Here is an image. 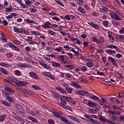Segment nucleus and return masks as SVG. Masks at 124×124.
<instances>
[{"mask_svg": "<svg viewBox=\"0 0 124 124\" xmlns=\"http://www.w3.org/2000/svg\"><path fill=\"white\" fill-rule=\"evenodd\" d=\"M20 92L21 93H25V94H27L28 93V90L26 89H21Z\"/></svg>", "mask_w": 124, "mask_h": 124, "instance_id": "50", "label": "nucleus"}, {"mask_svg": "<svg viewBox=\"0 0 124 124\" xmlns=\"http://www.w3.org/2000/svg\"><path fill=\"white\" fill-rule=\"evenodd\" d=\"M55 51H57V52H62V47H57L55 49Z\"/></svg>", "mask_w": 124, "mask_h": 124, "instance_id": "46", "label": "nucleus"}, {"mask_svg": "<svg viewBox=\"0 0 124 124\" xmlns=\"http://www.w3.org/2000/svg\"><path fill=\"white\" fill-rule=\"evenodd\" d=\"M61 120L62 122H63V123H65V124H70V122H69V121H68V120L66 119V118L62 116L61 117Z\"/></svg>", "mask_w": 124, "mask_h": 124, "instance_id": "20", "label": "nucleus"}, {"mask_svg": "<svg viewBox=\"0 0 124 124\" xmlns=\"http://www.w3.org/2000/svg\"><path fill=\"white\" fill-rule=\"evenodd\" d=\"M43 75L44 76H46V77H48L50 74V72H43L42 73Z\"/></svg>", "mask_w": 124, "mask_h": 124, "instance_id": "47", "label": "nucleus"}, {"mask_svg": "<svg viewBox=\"0 0 124 124\" xmlns=\"http://www.w3.org/2000/svg\"><path fill=\"white\" fill-rule=\"evenodd\" d=\"M107 48H109L110 49H118V47L116 46L113 45H108L107 46Z\"/></svg>", "mask_w": 124, "mask_h": 124, "instance_id": "33", "label": "nucleus"}, {"mask_svg": "<svg viewBox=\"0 0 124 124\" xmlns=\"http://www.w3.org/2000/svg\"><path fill=\"white\" fill-rule=\"evenodd\" d=\"M0 71L2 73H3V74H5V75H7L8 74V73H7V71H6L5 69H4V68H1L0 69Z\"/></svg>", "mask_w": 124, "mask_h": 124, "instance_id": "34", "label": "nucleus"}, {"mask_svg": "<svg viewBox=\"0 0 124 124\" xmlns=\"http://www.w3.org/2000/svg\"><path fill=\"white\" fill-rule=\"evenodd\" d=\"M51 23L49 22H46L45 24L42 25V28H44V29H50V26H51Z\"/></svg>", "mask_w": 124, "mask_h": 124, "instance_id": "13", "label": "nucleus"}, {"mask_svg": "<svg viewBox=\"0 0 124 124\" xmlns=\"http://www.w3.org/2000/svg\"><path fill=\"white\" fill-rule=\"evenodd\" d=\"M63 87H65L66 86V88H65V90H67V92H68V93H72V92H73V89L70 87H69L68 86V85L66 84H64L63 85Z\"/></svg>", "mask_w": 124, "mask_h": 124, "instance_id": "12", "label": "nucleus"}, {"mask_svg": "<svg viewBox=\"0 0 124 124\" xmlns=\"http://www.w3.org/2000/svg\"><path fill=\"white\" fill-rule=\"evenodd\" d=\"M80 69H81L82 72H86L87 71V67L85 66H82L80 67Z\"/></svg>", "mask_w": 124, "mask_h": 124, "instance_id": "38", "label": "nucleus"}, {"mask_svg": "<svg viewBox=\"0 0 124 124\" xmlns=\"http://www.w3.org/2000/svg\"><path fill=\"white\" fill-rule=\"evenodd\" d=\"M1 103H2V104L5 105V106H8V107H10V106H11L10 103H8L6 101H2Z\"/></svg>", "mask_w": 124, "mask_h": 124, "instance_id": "32", "label": "nucleus"}, {"mask_svg": "<svg viewBox=\"0 0 124 124\" xmlns=\"http://www.w3.org/2000/svg\"><path fill=\"white\" fill-rule=\"evenodd\" d=\"M24 60H25L26 62H31V58H28L27 57H24Z\"/></svg>", "mask_w": 124, "mask_h": 124, "instance_id": "43", "label": "nucleus"}, {"mask_svg": "<svg viewBox=\"0 0 124 124\" xmlns=\"http://www.w3.org/2000/svg\"><path fill=\"white\" fill-rule=\"evenodd\" d=\"M110 16L112 19H115L116 21H119V20H122V18L120 17V16L117 15V14H116L115 12H111L110 13Z\"/></svg>", "mask_w": 124, "mask_h": 124, "instance_id": "4", "label": "nucleus"}, {"mask_svg": "<svg viewBox=\"0 0 124 124\" xmlns=\"http://www.w3.org/2000/svg\"><path fill=\"white\" fill-rule=\"evenodd\" d=\"M26 22L28 23V24H35L34 21L31 19H26Z\"/></svg>", "mask_w": 124, "mask_h": 124, "instance_id": "39", "label": "nucleus"}, {"mask_svg": "<svg viewBox=\"0 0 124 124\" xmlns=\"http://www.w3.org/2000/svg\"><path fill=\"white\" fill-rule=\"evenodd\" d=\"M27 84H29V83L25 81H19L17 82L18 88H20V87H25L27 85Z\"/></svg>", "mask_w": 124, "mask_h": 124, "instance_id": "8", "label": "nucleus"}, {"mask_svg": "<svg viewBox=\"0 0 124 124\" xmlns=\"http://www.w3.org/2000/svg\"><path fill=\"white\" fill-rule=\"evenodd\" d=\"M109 113H110V114H112V115H120L121 112H118L117 111H112V110H109L108 111Z\"/></svg>", "mask_w": 124, "mask_h": 124, "instance_id": "30", "label": "nucleus"}, {"mask_svg": "<svg viewBox=\"0 0 124 124\" xmlns=\"http://www.w3.org/2000/svg\"><path fill=\"white\" fill-rule=\"evenodd\" d=\"M12 94L5 95V96L6 97V99L8 101H9L10 103L13 102L14 100V97L11 96Z\"/></svg>", "mask_w": 124, "mask_h": 124, "instance_id": "10", "label": "nucleus"}, {"mask_svg": "<svg viewBox=\"0 0 124 124\" xmlns=\"http://www.w3.org/2000/svg\"><path fill=\"white\" fill-rule=\"evenodd\" d=\"M78 10L79 12H81V13H82L83 14H86V11L81 7H78Z\"/></svg>", "mask_w": 124, "mask_h": 124, "instance_id": "22", "label": "nucleus"}, {"mask_svg": "<svg viewBox=\"0 0 124 124\" xmlns=\"http://www.w3.org/2000/svg\"><path fill=\"white\" fill-rule=\"evenodd\" d=\"M86 65L89 67H93V64L92 62H88L86 63Z\"/></svg>", "mask_w": 124, "mask_h": 124, "instance_id": "42", "label": "nucleus"}, {"mask_svg": "<svg viewBox=\"0 0 124 124\" xmlns=\"http://www.w3.org/2000/svg\"><path fill=\"white\" fill-rule=\"evenodd\" d=\"M56 2H57V3H58V4H59V5H61V6H62V7L64 6V5H63V4H62V3L61 1L56 0Z\"/></svg>", "mask_w": 124, "mask_h": 124, "instance_id": "57", "label": "nucleus"}, {"mask_svg": "<svg viewBox=\"0 0 124 124\" xmlns=\"http://www.w3.org/2000/svg\"><path fill=\"white\" fill-rule=\"evenodd\" d=\"M47 32L49 34H51V35H54V34H55V32L52 30H48Z\"/></svg>", "mask_w": 124, "mask_h": 124, "instance_id": "52", "label": "nucleus"}, {"mask_svg": "<svg viewBox=\"0 0 124 124\" xmlns=\"http://www.w3.org/2000/svg\"><path fill=\"white\" fill-rule=\"evenodd\" d=\"M14 31L15 32H17L18 33H23V34H30V32L27 31L25 29H18L17 27H15L14 28Z\"/></svg>", "mask_w": 124, "mask_h": 124, "instance_id": "3", "label": "nucleus"}, {"mask_svg": "<svg viewBox=\"0 0 124 124\" xmlns=\"http://www.w3.org/2000/svg\"><path fill=\"white\" fill-rule=\"evenodd\" d=\"M73 40H76L77 44H78L79 45L82 43L78 39H73Z\"/></svg>", "mask_w": 124, "mask_h": 124, "instance_id": "53", "label": "nucleus"}, {"mask_svg": "<svg viewBox=\"0 0 124 124\" xmlns=\"http://www.w3.org/2000/svg\"><path fill=\"white\" fill-rule=\"evenodd\" d=\"M25 3L27 5H29V6H31V1H30V0H27V1H25Z\"/></svg>", "mask_w": 124, "mask_h": 124, "instance_id": "60", "label": "nucleus"}, {"mask_svg": "<svg viewBox=\"0 0 124 124\" xmlns=\"http://www.w3.org/2000/svg\"><path fill=\"white\" fill-rule=\"evenodd\" d=\"M83 0H78V3L79 4V5H83Z\"/></svg>", "mask_w": 124, "mask_h": 124, "instance_id": "59", "label": "nucleus"}, {"mask_svg": "<svg viewBox=\"0 0 124 124\" xmlns=\"http://www.w3.org/2000/svg\"><path fill=\"white\" fill-rule=\"evenodd\" d=\"M0 65L1 66H3L4 67H10V65L9 64L5 63V62H0Z\"/></svg>", "mask_w": 124, "mask_h": 124, "instance_id": "28", "label": "nucleus"}, {"mask_svg": "<svg viewBox=\"0 0 124 124\" xmlns=\"http://www.w3.org/2000/svg\"><path fill=\"white\" fill-rule=\"evenodd\" d=\"M87 104L88 106H90V107H92L93 108H94V107L96 106V104H95V103L91 102V101L90 100L88 101Z\"/></svg>", "mask_w": 124, "mask_h": 124, "instance_id": "16", "label": "nucleus"}, {"mask_svg": "<svg viewBox=\"0 0 124 124\" xmlns=\"http://www.w3.org/2000/svg\"><path fill=\"white\" fill-rule=\"evenodd\" d=\"M108 24H109L108 21H104L103 23V24L104 26H105V27H106V28H108Z\"/></svg>", "mask_w": 124, "mask_h": 124, "instance_id": "45", "label": "nucleus"}, {"mask_svg": "<svg viewBox=\"0 0 124 124\" xmlns=\"http://www.w3.org/2000/svg\"><path fill=\"white\" fill-rule=\"evenodd\" d=\"M76 93L78 95H86V94H88V92L82 90L76 91Z\"/></svg>", "mask_w": 124, "mask_h": 124, "instance_id": "6", "label": "nucleus"}, {"mask_svg": "<svg viewBox=\"0 0 124 124\" xmlns=\"http://www.w3.org/2000/svg\"><path fill=\"white\" fill-rule=\"evenodd\" d=\"M5 82H6L7 83H10V84H12V85H13V86H17L18 85V80L15 79V78H13L12 79L10 80H7L6 79L5 80Z\"/></svg>", "mask_w": 124, "mask_h": 124, "instance_id": "5", "label": "nucleus"}, {"mask_svg": "<svg viewBox=\"0 0 124 124\" xmlns=\"http://www.w3.org/2000/svg\"><path fill=\"white\" fill-rule=\"evenodd\" d=\"M20 5L21 6V8H23V9L27 8V5L25 4L24 3H21Z\"/></svg>", "mask_w": 124, "mask_h": 124, "instance_id": "49", "label": "nucleus"}, {"mask_svg": "<svg viewBox=\"0 0 124 124\" xmlns=\"http://www.w3.org/2000/svg\"><path fill=\"white\" fill-rule=\"evenodd\" d=\"M51 63H52V66H53V67L61 68V64L60 63H58L57 62L53 61L51 62Z\"/></svg>", "mask_w": 124, "mask_h": 124, "instance_id": "17", "label": "nucleus"}, {"mask_svg": "<svg viewBox=\"0 0 124 124\" xmlns=\"http://www.w3.org/2000/svg\"><path fill=\"white\" fill-rule=\"evenodd\" d=\"M112 24L115 26V27H119V26L120 25V22H116L115 21H112Z\"/></svg>", "mask_w": 124, "mask_h": 124, "instance_id": "37", "label": "nucleus"}, {"mask_svg": "<svg viewBox=\"0 0 124 124\" xmlns=\"http://www.w3.org/2000/svg\"><path fill=\"white\" fill-rule=\"evenodd\" d=\"M64 57L63 55H60L59 56V58L61 59V62H63V63H66V61H64V58H63Z\"/></svg>", "mask_w": 124, "mask_h": 124, "instance_id": "36", "label": "nucleus"}, {"mask_svg": "<svg viewBox=\"0 0 124 124\" xmlns=\"http://www.w3.org/2000/svg\"><path fill=\"white\" fill-rule=\"evenodd\" d=\"M5 91L3 92L4 95H8L9 94H12V93H15V90L12 89L10 87L6 85L4 87Z\"/></svg>", "mask_w": 124, "mask_h": 124, "instance_id": "2", "label": "nucleus"}, {"mask_svg": "<svg viewBox=\"0 0 124 124\" xmlns=\"http://www.w3.org/2000/svg\"><path fill=\"white\" fill-rule=\"evenodd\" d=\"M30 45H34V44L38 45V43L34 41H31V42H29Z\"/></svg>", "mask_w": 124, "mask_h": 124, "instance_id": "55", "label": "nucleus"}, {"mask_svg": "<svg viewBox=\"0 0 124 124\" xmlns=\"http://www.w3.org/2000/svg\"><path fill=\"white\" fill-rule=\"evenodd\" d=\"M71 86L74 87V88H76V89H81V86L75 82L71 81L70 83Z\"/></svg>", "mask_w": 124, "mask_h": 124, "instance_id": "15", "label": "nucleus"}, {"mask_svg": "<svg viewBox=\"0 0 124 124\" xmlns=\"http://www.w3.org/2000/svg\"><path fill=\"white\" fill-rule=\"evenodd\" d=\"M56 90L58 91V92H60V93H66V91L65 90L61 87H56Z\"/></svg>", "mask_w": 124, "mask_h": 124, "instance_id": "21", "label": "nucleus"}, {"mask_svg": "<svg viewBox=\"0 0 124 124\" xmlns=\"http://www.w3.org/2000/svg\"><path fill=\"white\" fill-rule=\"evenodd\" d=\"M32 34H34V35H37L38 36H39V35H41V33L39 32H37L35 31H32L31 32Z\"/></svg>", "mask_w": 124, "mask_h": 124, "instance_id": "41", "label": "nucleus"}, {"mask_svg": "<svg viewBox=\"0 0 124 124\" xmlns=\"http://www.w3.org/2000/svg\"><path fill=\"white\" fill-rule=\"evenodd\" d=\"M88 24L90 25V26H91V27H93V28L95 29V30L98 29V25L94 24V23H93V22L88 23Z\"/></svg>", "mask_w": 124, "mask_h": 124, "instance_id": "23", "label": "nucleus"}, {"mask_svg": "<svg viewBox=\"0 0 124 124\" xmlns=\"http://www.w3.org/2000/svg\"><path fill=\"white\" fill-rule=\"evenodd\" d=\"M5 118H6V115L2 114L0 116V122L2 123L4 120H5Z\"/></svg>", "mask_w": 124, "mask_h": 124, "instance_id": "29", "label": "nucleus"}, {"mask_svg": "<svg viewBox=\"0 0 124 124\" xmlns=\"http://www.w3.org/2000/svg\"><path fill=\"white\" fill-rule=\"evenodd\" d=\"M97 0V1H98L100 4H101V5H102V6H103V5H105V3L107 2V0Z\"/></svg>", "mask_w": 124, "mask_h": 124, "instance_id": "26", "label": "nucleus"}, {"mask_svg": "<svg viewBox=\"0 0 124 124\" xmlns=\"http://www.w3.org/2000/svg\"><path fill=\"white\" fill-rule=\"evenodd\" d=\"M83 116L85 118H86V119H88V120H89L91 122H92L93 124H95V123H96L95 120L90 117V115H88L87 114H85Z\"/></svg>", "mask_w": 124, "mask_h": 124, "instance_id": "9", "label": "nucleus"}, {"mask_svg": "<svg viewBox=\"0 0 124 124\" xmlns=\"http://www.w3.org/2000/svg\"><path fill=\"white\" fill-rule=\"evenodd\" d=\"M71 51H72V52H73L75 54V55H76V56H79V55H80V54L79 53V52H78V51H75L74 49H71Z\"/></svg>", "mask_w": 124, "mask_h": 124, "instance_id": "48", "label": "nucleus"}, {"mask_svg": "<svg viewBox=\"0 0 124 124\" xmlns=\"http://www.w3.org/2000/svg\"><path fill=\"white\" fill-rule=\"evenodd\" d=\"M8 46L10 48H12V49H13V50H14L15 51H16L17 52H19V51H20V48H19V47L16 46L15 45L11 43H9L8 44Z\"/></svg>", "mask_w": 124, "mask_h": 124, "instance_id": "7", "label": "nucleus"}, {"mask_svg": "<svg viewBox=\"0 0 124 124\" xmlns=\"http://www.w3.org/2000/svg\"><path fill=\"white\" fill-rule=\"evenodd\" d=\"M119 32L122 34H123V33H124V28H121V30L119 31Z\"/></svg>", "mask_w": 124, "mask_h": 124, "instance_id": "63", "label": "nucleus"}, {"mask_svg": "<svg viewBox=\"0 0 124 124\" xmlns=\"http://www.w3.org/2000/svg\"><path fill=\"white\" fill-rule=\"evenodd\" d=\"M28 119L30 121H31V122H33V123H38V120L36 118H33L32 116H29Z\"/></svg>", "mask_w": 124, "mask_h": 124, "instance_id": "19", "label": "nucleus"}, {"mask_svg": "<svg viewBox=\"0 0 124 124\" xmlns=\"http://www.w3.org/2000/svg\"><path fill=\"white\" fill-rule=\"evenodd\" d=\"M101 99H102V101L103 102H101V101L100 100H98L100 105H103V103H105V100H104V98H101Z\"/></svg>", "mask_w": 124, "mask_h": 124, "instance_id": "54", "label": "nucleus"}, {"mask_svg": "<svg viewBox=\"0 0 124 124\" xmlns=\"http://www.w3.org/2000/svg\"><path fill=\"white\" fill-rule=\"evenodd\" d=\"M16 109H17V110H18V111H19V112H20L21 113H22V112L24 111V108H23V107L19 104L16 105Z\"/></svg>", "mask_w": 124, "mask_h": 124, "instance_id": "18", "label": "nucleus"}, {"mask_svg": "<svg viewBox=\"0 0 124 124\" xmlns=\"http://www.w3.org/2000/svg\"><path fill=\"white\" fill-rule=\"evenodd\" d=\"M30 76L31 77V78H33L34 79H38V76L36 75L35 72H31L29 73Z\"/></svg>", "mask_w": 124, "mask_h": 124, "instance_id": "14", "label": "nucleus"}, {"mask_svg": "<svg viewBox=\"0 0 124 124\" xmlns=\"http://www.w3.org/2000/svg\"><path fill=\"white\" fill-rule=\"evenodd\" d=\"M32 88L35 89V90H41V88H39L37 85H32Z\"/></svg>", "mask_w": 124, "mask_h": 124, "instance_id": "51", "label": "nucleus"}, {"mask_svg": "<svg viewBox=\"0 0 124 124\" xmlns=\"http://www.w3.org/2000/svg\"><path fill=\"white\" fill-rule=\"evenodd\" d=\"M91 98V99H93V100H98V99H99V98L96 96V95H92Z\"/></svg>", "mask_w": 124, "mask_h": 124, "instance_id": "40", "label": "nucleus"}, {"mask_svg": "<svg viewBox=\"0 0 124 124\" xmlns=\"http://www.w3.org/2000/svg\"><path fill=\"white\" fill-rule=\"evenodd\" d=\"M106 52V53L109 54V55H112V54H116V51L113 50L112 49H107Z\"/></svg>", "mask_w": 124, "mask_h": 124, "instance_id": "25", "label": "nucleus"}, {"mask_svg": "<svg viewBox=\"0 0 124 124\" xmlns=\"http://www.w3.org/2000/svg\"><path fill=\"white\" fill-rule=\"evenodd\" d=\"M108 62H111L113 65H115V66H117V65H118L117 62H115V59L112 57H108Z\"/></svg>", "mask_w": 124, "mask_h": 124, "instance_id": "11", "label": "nucleus"}, {"mask_svg": "<svg viewBox=\"0 0 124 124\" xmlns=\"http://www.w3.org/2000/svg\"><path fill=\"white\" fill-rule=\"evenodd\" d=\"M48 123L49 124H55V121H54V120H48Z\"/></svg>", "mask_w": 124, "mask_h": 124, "instance_id": "62", "label": "nucleus"}, {"mask_svg": "<svg viewBox=\"0 0 124 124\" xmlns=\"http://www.w3.org/2000/svg\"><path fill=\"white\" fill-rule=\"evenodd\" d=\"M112 108H113V109H114V110H119V109H120V107H118V106H116V105H113V106H112Z\"/></svg>", "mask_w": 124, "mask_h": 124, "instance_id": "58", "label": "nucleus"}, {"mask_svg": "<svg viewBox=\"0 0 124 124\" xmlns=\"http://www.w3.org/2000/svg\"><path fill=\"white\" fill-rule=\"evenodd\" d=\"M48 78L50 79H51L52 80H55V77H54V76L52 75V74H50L48 75Z\"/></svg>", "mask_w": 124, "mask_h": 124, "instance_id": "56", "label": "nucleus"}, {"mask_svg": "<svg viewBox=\"0 0 124 124\" xmlns=\"http://www.w3.org/2000/svg\"><path fill=\"white\" fill-rule=\"evenodd\" d=\"M12 7L5 8V12H11L12 11Z\"/></svg>", "mask_w": 124, "mask_h": 124, "instance_id": "44", "label": "nucleus"}, {"mask_svg": "<svg viewBox=\"0 0 124 124\" xmlns=\"http://www.w3.org/2000/svg\"><path fill=\"white\" fill-rule=\"evenodd\" d=\"M61 103H59V105L62 107L64 109H67V110H70V107L67 106H65V104L67 103L68 100V98L65 96H62V98H60Z\"/></svg>", "mask_w": 124, "mask_h": 124, "instance_id": "1", "label": "nucleus"}, {"mask_svg": "<svg viewBox=\"0 0 124 124\" xmlns=\"http://www.w3.org/2000/svg\"><path fill=\"white\" fill-rule=\"evenodd\" d=\"M108 36L109 38L110 41H111V42H114L115 41V39L114 38V37L112 36L111 34H108Z\"/></svg>", "mask_w": 124, "mask_h": 124, "instance_id": "35", "label": "nucleus"}, {"mask_svg": "<svg viewBox=\"0 0 124 124\" xmlns=\"http://www.w3.org/2000/svg\"><path fill=\"white\" fill-rule=\"evenodd\" d=\"M52 113L53 115V117H55V118H61V115L56 111H52Z\"/></svg>", "mask_w": 124, "mask_h": 124, "instance_id": "27", "label": "nucleus"}, {"mask_svg": "<svg viewBox=\"0 0 124 124\" xmlns=\"http://www.w3.org/2000/svg\"><path fill=\"white\" fill-rule=\"evenodd\" d=\"M92 40L94 42H96L97 44H100L101 43V41H99L96 37L93 36L92 37Z\"/></svg>", "mask_w": 124, "mask_h": 124, "instance_id": "24", "label": "nucleus"}, {"mask_svg": "<svg viewBox=\"0 0 124 124\" xmlns=\"http://www.w3.org/2000/svg\"><path fill=\"white\" fill-rule=\"evenodd\" d=\"M14 73L15 75H16V76H21V73L20 71L18 70L14 71Z\"/></svg>", "mask_w": 124, "mask_h": 124, "instance_id": "31", "label": "nucleus"}, {"mask_svg": "<svg viewBox=\"0 0 124 124\" xmlns=\"http://www.w3.org/2000/svg\"><path fill=\"white\" fill-rule=\"evenodd\" d=\"M30 10L31 12H35L36 11V9L34 8H31L30 9Z\"/></svg>", "mask_w": 124, "mask_h": 124, "instance_id": "64", "label": "nucleus"}, {"mask_svg": "<svg viewBox=\"0 0 124 124\" xmlns=\"http://www.w3.org/2000/svg\"><path fill=\"white\" fill-rule=\"evenodd\" d=\"M45 68L46 69H47V70H51V67H50L49 65H48L47 64L46 65V66L45 67Z\"/></svg>", "mask_w": 124, "mask_h": 124, "instance_id": "61", "label": "nucleus"}]
</instances>
